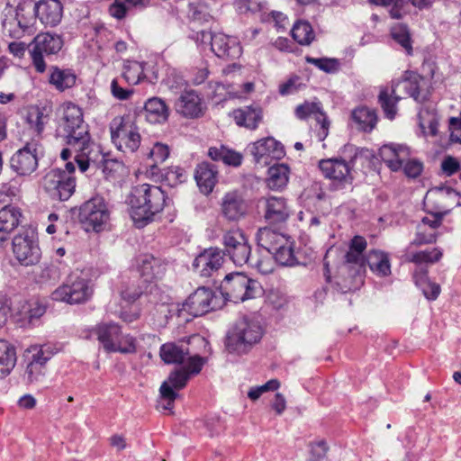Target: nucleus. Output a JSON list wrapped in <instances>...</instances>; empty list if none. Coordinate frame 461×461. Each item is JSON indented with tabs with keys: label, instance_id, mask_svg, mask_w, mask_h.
Masks as SVG:
<instances>
[{
	"label": "nucleus",
	"instance_id": "nucleus-1",
	"mask_svg": "<svg viewBox=\"0 0 461 461\" xmlns=\"http://www.w3.org/2000/svg\"><path fill=\"white\" fill-rule=\"evenodd\" d=\"M60 127L64 131L67 144L79 152L75 158L79 170L82 173L86 172L92 160L94 143L90 141L88 126L84 122L81 108L72 103L65 104Z\"/></svg>",
	"mask_w": 461,
	"mask_h": 461
},
{
	"label": "nucleus",
	"instance_id": "nucleus-2",
	"mask_svg": "<svg viewBox=\"0 0 461 461\" xmlns=\"http://www.w3.org/2000/svg\"><path fill=\"white\" fill-rule=\"evenodd\" d=\"M165 192L157 185L142 184L133 186L128 196L130 215L137 228H143L166 205Z\"/></svg>",
	"mask_w": 461,
	"mask_h": 461
},
{
	"label": "nucleus",
	"instance_id": "nucleus-3",
	"mask_svg": "<svg viewBox=\"0 0 461 461\" xmlns=\"http://www.w3.org/2000/svg\"><path fill=\"white\" fill-rule=\"evenodd\" d=\"M263 334L264 329L258 318L243 317L228 332L226 348L230 353L246 354L260 341Z\"/></svg>",
	"mask_w": 461,
	"mask_h": 461
},
{
	"label": "nucleus",
	"instance_id": "nucleus-4",
	"mask_svg": "<svg viewBox=\"0 0 461 461\" xmlns=\"http://www.w3.org/2000/svg\"><path fill=\"white\" fill-rule=\"evenodd\" d=\"M4 16V33L11 38L23 37L33 24V0H19L14 9L12 6L5 9Z\"/></svg>",
	"mask_w": 461,
	"mask_h": 461
},
{
	"label": "nucleus",
	"instance_id": "nucleus-5",
	"mask_svg": "<svg viewBox=\"0 0 461 461\" xmlns=\"http://www.w3.org/2000/svg\"><path fill=\"white\" fill-rule=\"evenodd\" d=\"M259 290L257 281L240 272L226 275L220 285L224 301L236 303L256 297Z\"/></svg>",
	"mask_w": 461,
	"mask_h": 461
},
{
	"label": "nucleus",
	"instance_id": "nucleus-6",
	"mask_svg": "<svg viewBox=\"0 0 461 461\" xmlns=\"http://www.w3.org/2000/svg\"><path fill=\"white\" fill-rule=\"evenodd\" d=\"M111 139L123 153H134L140 145V135L130 115L114 117L110 123Z\"/></svg>",
	"mask_w": 461,
	"mask_h": 461
},
{
	"label": "nucleus",
	"instance_id": "nucleus-7",
	"mask_svg": "<svg viewBox=\"0 0 461 461\" xmlns=\"http://www.w3.org/2000/svg\"><path fill=\"white\" fill-rule=\"evenodd\" d=\"M110 208L104 197L96 195L85 202L79 211V220L86 231L104 230L110 221Z\"/></svg>",
	"mask_w": 461,
	"mask_h": 461
},
{
	"label": "nucleus",
	"instance_id": "nucleus-8",
	"mask_svg": "<svg viewBox=\"0 0 461 461\" xmlns=\"http://www.w3.org/2000/svg\"><path fill=\"white\" fill-rule=\"evenodd\" d=\"M63 39L60 35L50 32L39 33L28 45L32 63L38 73H43L47 65L45 57L55 55L63 47Z\"/></svg>",
	"mask_w": 461,
	"mask_h": 461
},
{
	"label": "nucleus",
	"instance_id": "nucleus-9",
	"mask_svg": "<svg viewBox=\"0 0 461 461\" xmlns=\"http://www.w3.org/2000/svg\"><path fill=\"white\" fill-rule=\"evenodd\" d=\"M402 88L405 92L411 96L415 101L422 103L426 100V95H421L420 91V79L417 77L410 79H404L399 82L395 87L388 90H382L379 94V104L384 113V115L389 120H393L397 113L396 104L401 99L396 95L397 88Z\"/></svg>",
	"mask_w": 461,
	"mask_h": 461
},
{
	"label": "nucleus",
	"instance_id": "nucleus-10",
	"mask_svg": "<svg viewBox=\"0 0 461 461\" xmlns=\"http://www.w3.org/2000/svg\"><path fill=\"white\" fill-rule=\"evenodd\" d=\"M91 281L83 277H70L68 283L60 285L51 294L55 301L69 304L82 303L88 301L93 294Z\"/></svg>",
	"mask_w": 461,
	"mask_h": 461
},
{
	"label": "nucleus",
	"instance_id": "nucleus-11",
	"mask_svg": "<svg viewBox=\"0 0 461 461\" xmlns=\"http://www.w3.org/2000/svg\"><path fill=\"white\" fill-rule=\"evenodd\" d=\"M226 254L236 266L252 265L251 247L246 235L240 229L227 231L222 238Z\"/></svg>",
	"mask_w": 461,
	"mask_h": 461
},
{
	"label": "nucleus",
	"instance_id": "nucleus-12",
	"mask_svg": "<svg viewBox=\"0 0 461 461\" xmlns=\"http://www.w3.org/2000/svg\"><path fill=\"white\" fill-rule=\"evenodd\" d=\"M265 221L272 225L285 223L294 210L289 201L284 196L267 195L258 201Z\"/></svg>",
	"mask_w": 461,
	"mask_h": 461
},
{
	"label": "nucleus",
	"instance_id": "nucleus-13",
	"mask_svg": "<svg viewBox=\"0 0 461 461\" xmlns=\"http://www.w3.org/2000/svg\"><path fill=\"white\" fill-rule=\"evenodd\" d=\"M43 185L51 198L67 201L75 191L76 180L65 171L51 169L45 176Z\"/></svg>",
	"mask_w": 461,
	"mask_h": 461
},
{
	"label": "nucleus",
	"instance_id": "nucleus-14",
	"mask_svg": "<svg viewBox=\"0 0 461 461\" xmlns=\"http://www.w3.org/2000/svg\"><path fill=\"white\" fill-rule=\"evenodd\" d=\"M13 251L16 259L23 266L35 265L41 258V249L32 230H24L14 238Z\"/></svg>",
	"mask_w": 461,
	"mask_h": 461
},
{
	"label": "nucleus",
	"instance_id": "nucleus-15",
	"mask_svg": "<svg viewBox=\"0 0 461 461\" xmlns=\"http://www.w3.org/2000/svg\"><path fill=\"white\" fill-rule=\"evenodd\" d=\"M38 148L36 140L27 142L10 159L11 168L19 176H30L38 167Z\"/></svg>",
	"mask_w": 461,
	"mask_h": 461
},
{
	"label": "nucleus",
	"instance_id": "nucleus-16",
	"mask_svg": "<svg viewBox=\"0 0 461 461\" xmlns=\"http://www.w3.org/2000/svg\"><path fill=\"white\" fill-rule=\"evenodd\" d=\"M216 300L217 298L211 289L199 287L188 296L183 303L181 311H185L194 317L202 316L219 306Z\"/></svg>",
	"mask_w": 461,
	"mask_h": 461
},
{
	"label": "nucleus",
	"instance_id": "nucleus-17",
	"mask_svg": "<svg viewBox=\"0 0 461 461\" xmlns=\"http://www.w3.org/2000/svg\"><path fill=\"white\" fill-rule=\"evenodd\" d=\"M249 150L257 163L264 165H269L271 159H281L285 155L282 143L272 137L252 143L249 146Z\"/></svg>",
	"mask_w": 461,
	"mask_h": 461
},
{
	"label": "nucleus",
	"instance_id": "nucleus-18",
	"mask_svg": "<svg viewBox=\"0 0 461 461\" xmlns=\"http://www.w3.org/2000/svg\"><path fill=\"white\" fill-rule=\"evenodd\" d=\"M224 262V252L218 248H210L201 252L193 262L194 270L208 277L220 269Z\"/></svg>",
	"mask_w": 461,
	"mask_h": 461
},
{
	"label": "nucleus",
	"instance_id": "nucleus-19",
	"mask_svg": "<svg viewBox=\"0 0 461 461\" xmlns=\"http://www.w3.org/2000/svg\"><path fill=\"white\" fill-rule=\"evenodd\" d=\"M221 215L230 222H238L248 213V203L237 192H229L221 202Z\"/></svg>",
	"mask_w": 461,
	"mask_h": 461
},
{
	"label": "nucleus",
	"instance_id": "nucleus-20",
	"mask_svg": "<svg viewBox=\"0 0 461 461\" xmlns=\"http://www.w3.org/2000/svg\"><path fill=\"white\" fill-rule=\"evenodd\" d=\"M176 110L184 117L194 119L203 115L205 105L196 91L185 89L176 102Z\"/></svg>",
	"mask_w": 461,
	"mask_h": 461
},
{
	"label": "nucleus",
	"instance_id": "nucleus-21",
	"mask_svg": "<svg viewBox=\"0 0 461 461\" xmlns=\"http://www.w3.org/2000/svg\"><path fill=\"white\" fill-rule=\"evenodd\" d=\"M366 246L367 243L365 238L355 236L351 240L348 251L345 255L342 270H352L353 275H360L366 262V258L363 254Z\"/></svg>",
	"mask_w": 461,
	"mask_h": 461
},
{
	"label": "nucleus",
	"instance_id": "nucleus-22",
	"mask_svg": "<svg viewBox=\"0 0 461 461\" xmlns=\"http://www.w3.org/2000/svg\"><path fill=\"white\" fill-rule=\"evenodd\" d=\"M63 15V6L59 0H41L33 2V20L37 16L41 23L54 27L58 25Z\"/></svg>",
	"mask_w": 461,
	"mask_h": 461
},
{
	"label": "nucleus",
	"instance_id": "nucleus-23",
	"mask_svg": "<svg viewBox=\"0 0 461 461\" xmlns=\"http://www.w3.org/2000/svg\"><path fill=\"white\" fill-rule=\"evenodd\" d=\"M212 51L219 58L235 59L240 57L242 49L235 37L214 33L211 45Z\"/></svg>",
	"mask_w": 461,
	"mask_h": 461
},
{
	"label": "nucleus",
	"instance_id": "nucleus-24",
	"mask_svg": "<svg viewBox=\"0 0 461 461\" xmlns=\"http://www.w3.org/2000/svg\"><path fill=\"white\" fill-rule=\"evenodd\" d=\"M410 155L411 149L403 144H385L379 149L380 158L393 171L402 168Z\"/></svg>",
	"mask_w": 461,
	"mask_h": 461
},
{
	"label": "nucleus",
	"instance_id": "nucleus-25",
	"mask_svg": "<svg viewBox=\"0 0 461 461\" xmlns=\"http://www.w3.org/2000/svg\"><path fill=\"white\" fill-rule=\"evenodd\" d=\"M319 167L327 178L345 183H350L352 180L351 166L345 159H322L319 163Z\"/></svg>",
	"mask_w": 461,
	"mask_h": 461
},
{
	"label": "nucleus",
	"instance_id": "nucleus-26",
	"mask_svg": "<svg viewBox=\"0 0 461 461\" xmlns=\"http://www.w3.org/2000/svg\"><path fill=\"white\" fill-rule=\"evenodd\" d=\"M139 272L144 282L152 283L162 278L166 272V263L151 254H145L139 259Z\"/></svg>",
	"mask_w": 461,
	"mask_h": 461
},
{
	"label": "nucleus",
	"instance_id": "nucleus-27",
	"mask_svg": "<svg viewBox=\"0 0 461 461\" xmlns=\"http://www.w3.org/2000/svg\"><path fill=\"white\" fill-rule=\"evenodd\" d=\"M46 309V304L38 300L23 302L17 308V321L21 322L23 326L34 325L44 315Z\"/></svg>",
	"mask_w": 461,
	"mask_h": 461
},
{
	"label": "nucleus",
	"instance_id": "nucleus-28",
	"mask_svg": "<svg viewBox=\"0 0 461 461\" xmlns=\"http://www.w3.org/2000/svg\"><path fill=\"white\" fill-rule=\"evenodd\" d=\"M295 115L299 119H306L311 115H314L315 120L321 124V131L319 132L320 140H324L328 135L329 122L326 115L321 109L320 103L315 102H305L300 104L295 109Z\"/></svg>",
	"mask_w": 461,
	"mask_h": 461
},
{
	"label": "nucleus",
	"instance_id": "nucleus-29",
	"mask_svg": "<svg viewBox=\"0 0 461 461\" xmlns=\"http://www.w3.org/2000/svg\"><path fill=\"white\" fill-rule=\"evenodd\" d=\"M217 175L215 167L208 162H202L197 166L194 178L203 194H209L212 192L217 183Z\"/></svg>",
	"mask_w": 461,
	"mask_h": 461
},
{
	"label": "nucleus",
	"instance_id": "nucleus-30",
	"mask_svg": "<svg viewBox=\"0 0 461 461\" xmlns=\"http://www.w3.org/2000/svg\"><path fill=\"white\" fill-rule=\"evenodd\" d=\"M21 210L14 205H6L0 210V241L6 240L9 234L20 224Z\"/></svg>",
	"mask_w": 461,
	"mask_h": 461
},
{
	"label": "nucleus",
	"instance_id": "nucleus-31",
	"mask_svg": "<svg viewBox=\"0 0 461 461\" xmlns=\"http://www.w3.org/2000/svg\"><path fill=\"white\" fill-rule=\"evenodd\" d=\"M232 116L239 126L255 130L262 120V110L258 105H248L234 110Z\"/></svg>",
	"mask_w": 461,
	"mask_h": 461
},
{
	"label": "nucleus",
	"instance_id": "nucleus-32",
	"mask_svg": "<svg viewBox=\"0 0 461 461\" xmlns=\"http://www.w3.org/2000/svg\"><path fill=\"white\" fill-rule=\"evenodd\" d=\"M94 334L102 344L106 352H112L114 349V345L120 339L121 328L113 323H101L97 325L94 330Z\"/></svg>",
	"mask_w": 461,
	"mask_h": 461
},
{
	"label": "nucleus",
	"instance_id": "nucleus-33",
	"mask_svg": "<svg viewBox=\"0 0 461 461\" xmlns=\"http://www.w3.org/2000/svg\"><path fill=\"white\" fill-rule=\"evenodd\" d=\"M143 114L150 123H163L169 116V110L162 99L153 97L145 103Z\"/></svg>",
	"mask_w": 461,
	"mask_h": 461
},
{
	"label": "nucleus",
	"instance_id": "nucleus-34",
	"mask_svg": "<svg viewBox=\"0 0 461 461\" xmlns=\"http://www.w3.org/2000/svg\"><path fill=\"white\" fill-rule=\"evenodd\" d=\"M366 263L371 271L380 277L391 275L389 255L382 250H370L366 256Z\"/></svg>",
	"mask_w": 461,
	"mask_h": 461
},
{
	"label": "nucleus",
	"instance_id": "nucleus-35",
	"mask_svg": "<svg viewBox=\"0 0 461 461\" xmlns=\"http://www.w3.org/2000/svg\"><path fill=\"white\" fill-rule=\"evenodd\" d=\"M286 236L268 227L260 228L257 232V241L259 247L270 255L277 247L285 243Z\"/></svg>",
	"mask_w": 461,
	"mask_h": 461
},
{
	"label": "nucleus",
	"instance_id": "nucleus-36",
	"mask_svg": "<svg viewBox=\"0 0 461 461\" xmlns=\"http://www.w3.org/2000/svg\"><path fill=\"white\" fill-rule=\"evenodd\" d=\"M159 355L166 364H181L189 355V350L185 344L169 342L160 347Z\"/></svg>",
	"mask_w": 461,
	"mask_h": 461
},
{
	"label": "nucleus",
	"instance_id": "nucleus-37",
	"mask_svg": "<svg viewBox=\"0 0 461 461\" xmlns=\"http://www.w3.org/2000/svg\"><path fill=\"white\" fill-rule=\"evenodd\" d=\"M17 360L15 348L5 339H0V379L8 375Z\"/></svg>",
	"mask_w": 461,
	"mask_h": 461
},
{
	"label": "nucleus",
	"instance_id": "nucleus-38",
	"mask_svg": "<svg viewBox=\"0 0 461 461\" xmlns=\"http://www.w3.org/2000/svg\"><path fill=\"white\" fill-rule=\"evenodd\" d=\"M290 169L285 164H276L268 169L267 185L271 190H280L286 186L289 180Z\"/></svg>",
	"mask_w": 461,
	"mask_h": 461
},
{
	"label": "nucleus",
	"instance_id": "nucleus-39",
	"mask_svg": "<svg viewBox=\"0 0 461 461\" xmlns=\"http://www.w3.org/2000/svg\"><path fill=\"white\" fill-rule=\"evenodd\" d=\"M49 81L58 90L64 91L75 85L76 76L69 69H61L58 67H51Z\"/></svg>",
	"mask_w": 461,
	"mask_h": 461
},
{
	"label": "nucleus",
	"instance_id": "nucleus-40",
	"mask_svg": "<svg viewBox=\"0 0 461 461\" xmlns=\"http://www.w3.org/2000/svg\"><path fill=\"white\" fill-rule=\"evenodd\" d=\"M149 4V0H115L109 12L113 17L122 19L132 8L144 9Z\"/></svg>",
	"mask_w": 461,
	"mask_h": 461
},
{
	"label": "nucleus",
	"instance_id": "nucleus-41",
	"mask_svg": "<svg viewBox=\"0 0 461 461\" xmlns=\"http://www.w3.org/2000/svg\"><path fill=\"white\" fill-rule=\"evenodd\" d=\"M208 155L214 161L221 160L224 164L233 167H239L242 162V156L240 153L229 149L223 146H221L220 148H210Z\"/></svg>",
	"mask_w": 461,
	"mask_h": 461
},
{
	"label": "nucleus",
	"instance_id": "nucleus-42",
	"mask_svg": "<svg viewBox=\"0 0 461 461\" xmlns=\"http://www.w3.org/2000/svg\"><path fill=\"white\" fill-rule=\"evenodd\" d=\"M352 119L358 125L359 129L366 131H372L377 121L375 111L367 107H358L355 109L352 112Z\"/></svg>",
	"mask_w": 461,
	"mask_h": 461
},
{
	"label": "nucleus",
	"instance_id": "nucleus-43",
	"mask_svg": "<svg viewBox=\"0 0 461 461\" xmlns=\"http://www.w3.org/2000/svg\"><path fill=\"white\" fill-rule=\"evenodd\" d=\"M416 285L421 289L424 296L429 300H436L440 294L439 285L428 279L427 272L421 271L413 276Z\"/></svg>",
	"mask_w": 461,
	"mask_h": 461
},
{
	"label": "nucleus",
	"instance_id": "nucleus-44",
	"mask_svg": "<svg viewBox=\"0 0 461 461\" xmlns=\"http://www.w3.org/2000/svg\"><path fill=\"white\" fill-rule=\"evenodd\" d=\"M270 256L282 266H294L296 264V258L294 254L293 244L286 237L285 243L281 244Z\"/></svg>",
	"mask_w": 461,
	"mask_h": 461
},
{
	"label": "nucleus",
	"instance_id": "nucleus-45",
	"mask_svg": "<svg viewBox=\"0 0 461 461\" xmlns=\"http://www.w3.org/2000/svg\"><path fill=\"white\" fill-rule=\"evenodd\" d=\"M419 124L424 136L435 137L438 131V118L434 113L421 110L419 113Z\"/></svg>",
	"mask_w": 461,
	"mask_h": 461
},
{
	"label": "nucleus",
	"instance_id": "nucleus-46",
	"mask_svg": "<svg viewBox=\"0 0 461 461\" xmlns=\"http://www.w3.org/2000/svg\"><path fill=\"white\" fill-rule=\"evenodd\" d=\"M292 36L301 45H309L314 40V32L308 22L299 21L292 29Z\"/></svg>",
	"mask_w": 461,
	"mask_h": 461
},
{
	"label": "nucleus",
	"instance_id": "nucleus-47",
	"mask_svg": "<svg viewBox=\"0 0 461 461\" xmlns=\"http://www.w3.org/2000/svg\"><path fill=\"white\" fill-rule=\"evenodd\" d=\"M391 36L393 40L397 42L408 55L412 54V41L406 25L396 24L393 26L391 29Z\"/></svg>",
	"mask_w": 461,
	"mask_h": 461
},
{
	"label": "nucleus",
	"instance_id": "nucleus-48",
	"mask_svg": "<svg viewBox=\"0 0 461 461\" xmlns=\"http://www.w3.org/2000/svg\"><path fill=\"white\" fill-rule=\"evenodd\" d=\"M28 352L32 353L30 362H36L43 366L54 355L53 348L50 345H33L28 349Z\"/></svg>",
	"mask_w": 461,
	"mask_h": 461
},
{
	"label": "nucleus",
	"instance_id": "nucleus-49",
	"mask_svg": "<svg viewBox=\"0 0 461 461\" xmlns=\"http://www.w3.org/2000/svg\"><path fill=\"white\" fill-rule=\"evenodd\" d=\"M189 17L198 23H208L212 18L208 5L201 2L189 5Z\"/></svg>",
	"mask_w": 461,
	"mask_h": 461
},
{
	"label": "nucleus",
	"instance_id": "nucleus-50",
	"mask_svg": "<svg viewBox=\"0 0 461 461\" xmlns=\"http://www.w3.org/2000/svg\"><path fill=\"white\" fill-rule=\"evenodd\" d=\"M305 60L326 73H336L339 69V61L337 59L306 57Z\"/></svg>",
	"mask_w": 461,
	"mask_h": 461
},
{
	"label": "nucleus",
	"instance_id": "nucleus-51",
	"mask_svg": "<svg viewBox=\"0 0 461 461\" xmlns=\"http://www.w3.org/2000/svg\"><path fill=\"white\" fill-rule=\"evenodd\" d=\"M441 257V250L434 248L431 250H422L412 254L410 257L409 261L416 264L435 263L438 262Z\"/></svg>",
	"mask_w": 461,
	"mask_h": 461
},
{
	"label": "nucleus",
	"instance_id": "nucleus-52",
	"mask_svg": "<svg viewBox=\"0 0 461 461\" xmlns=\"http://www.w3.org/2000/svg\"><path fill=\"white\" fill-rule=\"evenodd\" d=\"M159 393L160 400L158 404V409L172 410L174 407V402L177 397V393L168 386V384L166 383H162Z\"/></svg>",
	"mask_w": 461,
	"mask_h": 461
},
{
	"label": "nucleus",
	"instance_id": "nucleus-53",
	"mask_svg": "<svg viewBox=\"0 0 461 461\" xmlns=\"http://www.w3.org/2000/svg\"><path fill=\"white\" fill-rule=\"evenodd\" d=\"M46 367L36 362H29L23 378L29 384H37L42 381L45 375Z\"/></svg>",
	"mask_w": 461,
	"mask_h": 461
},
{
	"label": "nucleus",
	"instance_id": "nucleus-54",
	"mask_svg": "<svg viewBox=\"0 0 461 461\" xmlns=\"http://www.w3.org/2000/svg\"><path fill=\"white\" fill-rule=\"evenodd\" d=\"M189 379V374H187L185 368L181 367L171 372L167 380L164 381L163 383L168 384V386H170L175 391L184 388Z\"/></svg>",
	"mask_w": 461,
	"mask_h": 461
},
{
	"label": "nucleus",
	"instance_id": "nucleus-55",
	"mask_svg": "<svg viewBox=\"0 0 461 461\" xmlns=\"http://www.w3.org/2000/svg\"><path fill=\"white\" fill-rule=\"evenodd\" d=\"M143 74V68L139 62H131L124 66L122 78L131 85L138 84Z\"/></svg>",
	"mask_w": 461,
	"mask_h": 461
},
{
	"label": "nucleus",
	"instance_id": "nucleus-56",
	"mask_svg": "<svg viewBox=\"0 0 461 461\" xmlns=\"http://www.w3.org/2000/svg\"><path fill=\"white\" fill-rule=\"evenodd\" d=\"M136 351L135 339L130 335H123L120 333V339L114 345V349L112 352H120L123 354L133 353Z\"/></svg>",
	"mask_w": 461,
	"mask_h": 461
},
{
	"label": "nucleus",
	"instance_id": "nucleus-57",
	"mask_svg": "<svg viewBox=\"0 0 461 461\" xmlns=\"http://www.w3.org/2000/svg\"><path fill=\"white\" fill-rule=\"evenodd\" d=\"M402 167L408 177L416 178L421 174L423 170V164L418 159H411L408 157Z\"/></svg>",
	"mask_w": 461,
	"mask_h": 461
},
{
	"label": "nucleus",
	"instance_id": "nucleus-58",
	"mask_svg": "<svg viewBox=\"0 0 461 461\" xmlns=\"http://www.w3.org/2000/svg\"><path fill=\"white\" fill-rule=\"evenodd\" d=\"M298 220L308 225L310 228L319 227L321 223V220L324 218L323 215L315 214L311 210L301 211L297 215Z\"/></svg>",
	"mask_w": 461,
	"mask_h": 461
},
{
	"label": "nucleus",
	"instance_id": "nucleus-59",
	"mask_svg": "<svg viewBox=\"0 0 461 461\" xmlns=\"http://www.w3.org/2000/svg\"><path fill=\"white\" fill-rule=\"evenodd\" d=\"M168 155V147L161 143H156L148 154V156L153 159L155 164L164 162L167 158Z\"/></svg>",
	"mask_w": 461,
	"mask_h": 461
},
{
	"label": "nucleus",
	"instance_id": "nucleus-60",
	"mask_svg": "<svg viewBox=\"0 0 461 461\" xmlns=\"http://www.w3.org/2000/svg\"><path fill=\"white\" fill-rule=\"evenodd\" d=\"M47 116L39 111L30 113L28 115V123L34 131L40 135L44 129Z\"/></svg>",
	"mask_w": 461,
	"mask_h": 461
},
{
	"label": "nucleus",
	"instance_id": "nucleus-61",
	"mask_svg": "<svg viewBox=\"0 0 461 461\" xmlns=\"http://www.w3.org/2000/svg\"><path fill=\"white\" fill-rule=\"evenodd\" d=\"M328 446L324 440L311 444L310 461H322L327 455Z\"/></svg>",
	"mask_w": 461,
	"mask_h": 461
},
{
	"label": "nucleus",
	"instance_id": "nucleus-62",
	"mask_svg": "<svg viewBox=\"0 0 461 461\" xmlns=\"http://www.w3.org/2000/svg\"><path fill=\"white\" fill-rule=\"evenodd\" d=\"M441 170L443 174L450 176L460 170V163L457 158L452 156H447L441 162Z\"/></svg>",
	"mask_w": 461,
	"mask_h": 461
},
{
	"label": "nucleus",
	"instance_id": "nucleus-63",
	"mask_svg": "<svg viewBox=\"0 0 461 461\" xmlns=\"http://www.w3.org/2000/svg\"><path fill=\"white\" fill-rule=\"evenodd\" d=\"M205 358L198 355H195L194 357H190L188 358L186 365L182 368H185L190 376L193 375H197L202 370V367L205 364Z\"/></svg>",
	"mask_w": 461,
	"mask_h": 461
},
{
	"label": "nucleus",
	"instance_id": "nucleus-64",
	"mask_svg": "<svg viewBox=\"0 0 461 461\" xmlns=\"http://www.w3.org/2000/svg\"><path fill=\"white\" fill-rule=\"evenodd\" d=\"M450 140L453 142L461 143V113L459 117L449 119Z\"/></svg>",
	"mask_w": 461,
	"mask_h": 461
}]
</instances>
